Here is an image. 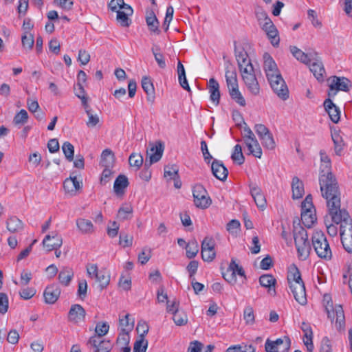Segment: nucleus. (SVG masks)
Listing matches in <instances>:
<instances>
[{
	"label": "nucleus",
	"instance_id": "1",
	"mask_svg": "<svg viewBox=\"0 0 352 352\" xmlns=\"http://www.w3.org/2000/svg\"><path fill=\"white\" fill-rule=\"evenodd\" d=\"M331 169V161L320 164L319 183L322 195L326 199L327 206L338 205L340 203L338 184Z\"/></svg>",
	"mask_w": 352,
	"mask_h": 352
},
{
	"label": "nucleus",
	"instance_id": "2",
	"mask_svg": "<svg viewBox=\"0 0 352 352\" xmlns=\"http://www.w3.org/2000/svg\"><path fill=\"white\" fill-rule=\"evenodd\" d=\"M341 204L327 206L333 222L340 224V234L344 249L352 253V219L345 209L340 208Z\"/></svg>",
	"mask_w": 352,
	"mask_h": 352
},
{
	"label": "nucleus",
	"instance_id": "3",
	"mask_svg": "<svg viewBox=\"0 0 352 352\" xmlns=\"http://www.w3.org/2000/svg\"><path fill=\"white\" fill-rule=\"evenodd\" d=\"M149 151H147V155L149 157V162L146 159L144 167L140 173V177L144 181L148 182L151 177V171L149 167L153 163L157 162L162 157L164 146L161 141L155 143H149Z\"/></svg>",
	"mask_w": 352,
	"mask_h": 352
},
{
	"label": "nucleus",
	"instance_id": "4",
	"mask_svg": "<svg viewBox=\"0 0 352 352\" xmlns=\"http://www.w3.org/2000/svg\"><path fill=\"white\" fill-rule=\"evenodd\" d=\"M312 246L318 257L330 260L332 252L324 234L321 231H316L311 236Z\"/></svg>",
	"mask_w": 352,
	"mask_h": 352
},
{
	"label": "nucleus",
	"instance_id": "5",
	"mask_svg": "<svg viewBox=\"0 0 352 352\" xmlns=\"http://www.w3.org/2000/svg\"><path fill=\"white\" fill-rule=\"evenodd\" d=\"M242 78L251 94L256 96L260 92V87L256 78L253 65H246L240 70Z\"/></svg>",
	"mask_w": 352,
	"mask_h": 352
},
{
	"label": "nucleus",
	"instance_id": "6",
	"mask_svg": "<svg viewBox=\"0 0 352 352\" xmlns=\"http://www.w3.org/2000/svg\"><path fill=\"white\" fill-rule=\"evenodd\" d=\"M324 300L327 301V305H325V310L327 314V316L332 321L333 320L336 315V327L338 329H342L345 325V318L343 309L342 306L337 305L335 307V310L333 308L332 302L330 303V298L328 296H324Z\"/></svg>",
	"mask_w": 352,
	"mask_h": 352
},
{
	"label": "nucleus",
	"instance_id": "7",
	"mask_svg": "<svg viewBox=\"0 0 352 352\" xmlns=\"http://www.w3.org/2000/svg\"><path fill=\"white\" fill-rule=\"evenodd\" d=\"M42 243L47 252L55 250L56 256L57 258L60 256L61 251L58 249L62 245L63 239L60 235L56 233L47 234L45 236Z\"/></svg>",
	"mask_w": 352,
	"mask_h": 352
},
{
	"label": "nucleus",
	"instance_id": "8",
	"mask_svg": "<svg viewBox=\"0 0 352 352\" xmlns=\"http://www.w3.org/2000/svg\"><path fill=\"white\" fill-rule=\"evenodd\" d=\"M193 197L195 205L199 208L204 209L209 207L211 199L207 197V191L202 185L197 184L193 188Z\"/></svg>",
	"mask_w": 352,
	"mask_h": 352
},
{
	"label": "nucleus",
	"instance_id": "9",
	"mask_svg": "<svg viewBox=\"0 0 352 352\" xmlns=\"http://www.w3.org/2000/svg\"><path fill=\"white\" fill-rule=\"evenodd\" d=\"M87 345L92 352H110L113 348L109 340L100 339L98 337H91Z\"/></svg>",
	"mask_w": 352,
	"mask_h": 352
},
{
	"label": "nucleus",
	"instance_id": "10",
	"mask_svg": "<svg viewBox=\"0 0 352 352\" xmlns=\"http://www.w3.org/2000/svg\"><path fill=\"white\" fill-rule=\"evenodd\" d=\"M351 87L350 80L346 78L334 76L329 85L328 96L334 97L338 91H348Z\"/></svg>",
	"mask_w": 352,
	"mask_h": 352
},
{
	"label": "nucleus",
	"instance_id": "11",
	"mask_svg": "<svg viewBox=\"0 0 352 352\" xmlns=\"http://www.w3.org/2000/svg\"><path fill=\"white\" fill-rule=\"evenodd\" d=\"M215 241L211 236H206L201 243V257L204 261L211 262L216 256Z\"/></svg>",
	"mask_w": 352,
	"mask_h": 352
},
{
	"label": "nucleus",
	"instance_id": "12",
	"mask_svg": "<svg viewBox=\"0 0 352 352\" xmlns=\"http://www.w3.org/2000/svg\"><path fill=\"white\" fill-rule=\"evenodd\" d=\"M269 82L272 89L279 98L284 100L288 98L289 90L281 75H278L277 78H272Z\"/></svg>",
	"mask_w": 352,
	"mask_h": 352
},
{
	"label": "nucleus",
	"instance_id": "13",
	"mask_svg": "<svg viewBox=\"0 0 352 352\" xmlns=\"http://www.w3.org/2000/svg\"><path fill=\"white\" fill-rule=\"evenodd\" d=\"M308 64H309V69L313 73L315 78L319 82H322L324 80L325 70L321 60L318 57L316 54H315V57L313 56L311 58V63Z\"/></svg>",
	"mask_w": 352,
	"mask_h": 352
},
{
	"label": "nucleus",
	"instance_id": "14",
	"mask_svg": "<svg viewBox=\"0 0 352 352\" xmlns=\"http://www.w3.org/2000/svg\"><path fill=\"white\" fill-rule=\"evenodd\" d=\"M289 288L294 295L295 300L299 304L302 305L307 304V300L304 282L294 283L293 285H289Z\"/></svg>",
	"mask_w": 352,
	"mask_h": 352
},
{
	"label": "nucleus",
	"instance_id": "15",
	"mask_svg": "<svg viewBox=\"0 0 352 352\" xmlns=\"http://www.w3.org/2000/svg\"><path fill=\"white\" fill-rule=\"evenodd\" d=\"M263 29L266 32L272 45L274 47L278 46L280 41L278 30L270 19H265Z\"/></svg>",
	"mask_w": 352,
	"mask_h": 352
},
{
	"label": "nucleus",
	"instance_id": "16",
	"mask_svg": "<svg viewBox=\"0 0 352 352\" xmlns=\"http://www.w3.org/2000/svg\"><path fill=\"white\" fill-rule=\"evenodd\" d=\"M250 194L254 200V202L258 208L263 210L266 206V199L262 192L261 188L254 183L249 184Z\"/></svg>",
	"mask_w": 352,
	"mask_h": 352
},
{
	"label": "nucleus",
	"instance_id": "17",
	"mask_svg": "<svg viewBox=\"0 0 352 352\" xmlns=\"http://www.w3.org/2000/svg\"><path fill=\"white\" fill-rule=\"evenodd\" d=\"M211 170L213 175L221 181L226 180L228 170L223 162L218 160H214L211 164Z\"/></svg>",
	"mask_w": 352,
	"mask_h": 352
},
{
	"label": "nucleus",
	"instance_id": "18",
	"mask_svg": "<svg viewBox=\"0 0 352 352\" xmlns=\"http://www.w3.org/2000/svg\"><path fill=\"white\" fill-rule=\"evenodd\" d=\"M85 314V310L81 305L78 304L73 305L68 313V320L72 322L78 323L84 320Z\"/></svg>",
	"mask_w": 352,
	"mask_h": 352
},
{
	"label": "nucleus",
	"instance_id": "19",
	"mask_svg": "<svg viewBox=\"0 0 352 352\" xmlns=\"http://www.w3.org/2000/svg\"><path fill=\"white\" fill-rule=\"evenodd\" d=\"M60 294V289L57 285L47 287L44 291L43 296L47 304H54L57 301Z\"/></svg>",
	"mask_w": 352,
	"mask_h": 352
},
{
	"label": "nucleus",
	"instance_id": "20",
	"mask_svg": "<svg viewBox=\"0 0 352 352\" xmlns=\"http://www.w3.org/2000/svg\"><path fill=\"white\" fill-rule=\"evenodd\" d=\"M324 107L331 120L334 123H338L340 119V111L339 108L336 107L329 98L324 100Z\"/></svg>",
	"mask_w": 352,
	"mask_h": 352
},
{
	"label": "nucleus",
	"instance_id": "21",
	"mask_svg": "<svg viewBox=\"0 0 352 352\" xmlns=\"http://www.w3.org/2000/svg\"><path fill=\"white\" fill-rule=\"evenodd\" d=\"M122 10H120L116 12L117 21L122 27H129L130 25V24L131 23V21L129 18V16L133 14V9L129 5V6H126V7H124V8Z\"/></svg>",
	"mask_w": 352,
	"mask_h": 352
},
{
	"label": "nucleus",
	"instance_id": "22",
	"mask_svg": "<svg viewBox=\"0 0 352 352\" xmlns=\"http://www.w3.org/2000/svg\"><path fill=\"white\" fill-rule=\"evenodd\" d=\"M260 285L268 289V292L271 295L276 294L275 285L276 283V278L272 274H263L259 278Z\"/></svg>",
	"mask_w": 352,
	"mask_h": 352
},
{
	"label": "nucleus",
	"instance_id": "23",
	"mask_svg": "<svg viewBox=\"0 0 352 352\" xmlns=\"http://www.w3.org/2000/svg\"><path fill=\"white\" fill-rule=\"evenodd\" d=\"M142 87L147 95V100L153 102L155 100V89L152 80L148 76H144L142 79Z\"/></svg>",
	"mask_w": 352,
	"mask_h": 352
},
{
	"label": "nucleus",
	"instance_id": "24",
	"mask_svg": "<svg viewBox=\"0 0 352 352\" xmlns=\"http://www.w3.org/2000/svg\"><path fill=\"white\" fill-rule=\"evenodd\" d=\"M208 89L210 94V100L216 104H218L220 100L219 82L214 78H210L208 82Z\"/></svg>",
	"mask_w": 352,
	"mask_h": 352
},
{
	"label": "nucleus",
	"instance_id": "25",
	"mask_svg": "<svg viewBox=\"0 0 352 352\" xmlns=\"http://www.w3.org/2000/svg\"><path fill=\"white\" fill-rule=\"evenodd\" d=\"M292 190L294 199L301 198L305 193L304 184L298 177H294L292 179Z\"/></svg>",
	"mask_w": 352,
	"mask_h": 352
},
{
	"label": "nucleus",
	"instance_id": "26",
	"mask_svg": "<svg viewBox=\"0 0 352 352\" xmlns=\"http://www.w3.org/2000/svg\"><path fill=\"white\" fill-rule=\"evenodd\" d=\"M245 144L248 147L249 151V154L254 155L257 158H261L262 155V149L256 140V138L254 139H247L244 142Z\"/></svg>",
	"mask_w": 352,
	"mask_h": 352
},
{
	"label": "nucleus",
	"instance_id": "27",
	"mask_svg": "<svg viewBox=\"0 0 352 352\" xmlns=\"http://www.w3.org/2000/svg\"><path fill=\"white\" fill-rule=\"evenodd\" d=\"M234 52L239 70L246 67V65H252L248 59V53L243 49L238 50L235 46Z\"/></svg>",
	"mask_w": 352,
	"mask_h": 352
},
{
	"label": "nucleus",
	"instance_id": "28",
	"mask_svg": "<svg viewBox=\"0 0 352 352\" xmlns=\"http://www.w3.org/2000/svg\"><path fill=\"white\" fill-rule=\"evenodd\" d=\"M129 186L127 177L124 175H120L115 180L113 190L116 195H122L124 189Z\"/></svg>",
	"mask_w": 352,
	"mask_h": 352
},
{
	"label": "nucleus",
	"instance_id": "29",
	"mask_svg": "<svg viewBox=\"0 0 352 352\" xmlns=\"http://www.w3.org/2000/svg\"><path fill=\"white\" fill-rule=\"evenodd\" d=\"M177 72L178 74V80L180 86L184 89L190 92V88L186 79L185 69L180 60H179L177 63Z\"/></svg>",
	"mask_w": 352,
	"mask_h": 352
},
{
	"label": "nucleus",
	"instance_id": "30",
	"mask_svg": "<svg viewBox=\"0 0 352 352\" xmlns=\"http://www.w3.org/2000/svg\"><path fill=\"white\" fill-rule=\"evenodd\" d=\"M114 155L110 149H105L101 154L100 165L104 168H113Z\"/></svg>",
	"mask_w": 352,
	"mask_h": 352
},
{
	"label": "nucleus",
	"instance_id": "31",
	"mask_svg": "<svg viewBox=\"0 0 352 352\" xmlns=\"http://www.w3.org/2000/svg\"><path fill=\"white\" fill-rule=\"evenodd\" d=\"M6 227L10 232L14 233L22 230L23 223L16 217H11L6 221Z\"/></svg>",
	"mask_w": 352,
	"mask_h": 352
},
{
	"label": "nucleus",
	"instance_id": "32",
	"mask_svg": "<svg viewBox=\"0 0 352 352\" xmlns=\"http://www.w3.org/2000/svg\"><path fill=\"white\" fill-rule=\"evenodd\" d=\"M290 51L293 56L299 61L308 64L309 63H311V59L313 57L312 54H307L303 52L301 50L298 49V47L294 46L291 47Z\"/></svg>",
	"mask_w": 352,
	"mask_h": 352
},
{
	"label": "nucleus",
	"instance_id": "33",
	"mask_svg": "<svg viewBox=\"0 0 352 352\" xmlns=\"http://www.w3.org/2000/svg\"><path fill=\"white\" fill-rule=\"evenodd\" d=\"M76 226L83 234L91 233L94 232V226L91 221L82 218L76 220Z\"/></svg>",
	"mask_w": 352,
	"mask_h": 352
},
{
	"label": "nucleus",
	"instance_id": "34",
	"mask_svg": "<svg viewBox=\"0 0 352 352\" xmlns=\"http://www.w3.org/2000/svg\"><path fill=\"white\" fill-rule=\"evenodd\" d=\"M294 238L296 245L305 242L308 240V235L306 230L301 226L295 228L294 230Z\"/></svg>",
	"mask_w": 352,
	"mask_h": 352
},
{
	"label": "nucleus",
	"instance_id": "35",
	"mask_svg": "<svg viewBox=\"0 0 352 352\" xmlns=\"http://www.w3.org/2000/svg\"><path fill=\"white\" fill-rule=\"evenodd\" d=\"M229 94L231 98L234 100L240 106L244 107L246 104L245 100L239 90L238 87H232L228 88Z\"/></svg>",
	"mask_w": 352,
	"mask_h": 352
},
{
	"label": "nucleus",
	"instance_id": "36",
	"mask_svg": "<svg viewBox=\"0 0 352 352\" xmlns=\"http://www.w3.org/2000/svg\"><path fill=\"white\" fill-rule=\"evenodd\" d=\"M301 220L307 228H310L316 221V215L311 210H301Z\"/></svg>",
	"mask_w": 352,
	"mask_h": 352
},
{
	"label": "nucleus",
	"instance_id": "37",
	"mask_svg": "<svg viewBox=\"0 0 352 352\" xmlns=\"http://www.w3.org/2000/svg\"><path fill=\"white\" fill-rule=\"evenodd\" d=\"M298 256L302 260H305L309 255L311 251V245L309 241H306L305 242L301 243V244H298L296 245Z\"/></svg>",
	"mask_w": 352,
	"mask_h": 352
},
{
	"label": "nucleus",
	"instance_id": "38",
	"mask_svg": "<svg viewBox=\"0 0 352 352\" xmlns=\"http://www.w3.org/2000/svg\"><path fill=\"white\" fill-rule=\"evenodd\" d=\"M287 280L289 285H293L294 283L303 282L301 278L300 272L296 266H294L289 269L287 274Z\"/></svg>",
	"mask_w": 352,
	"mask_h": 352
},
{
	"label": "nucleus",
	"instance_id": "39",
	"mask_svg": "<svg viewBox=\"0 0 352 352\" xmlns=\"http://www.w3.org/2000/svg\"><path fill=\"white\" fill-rule=\"evenodd\" d=\"M63 187L66 191L73 192L79 190L81 186L76 177H71L65 180Z\"/></svg>",
	"mask_w": 352,
	"mask_h": 352
},
{
	"label": "nucleus",
	"instance_id": "40",
	"mask_svg": "<svg viewBox=\"0 0 352 352\" xmlns=\"http://www.w3.org/2000/svg\"><path fill=\"white\" fill-rule=\"evenodd\" d=\"M225 76L228 88L238 87L236 72L234 69L230 70L227 67Z\"/></svg>",
	"mask_w": 352,
	"mask_h": 352
},
{
	"label": "nucleus",
	"instance_id": "41",
	"mask_svg": "<svg viewBox=\"0 0 352 352\" xmlns=\"http://www.w3.org/2000/svg\"><path fill=\"white\" fill-rule=\"evenodd\" d=\"M73 272L69 268H63L58 274V280L63 285H68L73 277Z\"/></svg>",
	"mask_w": 352,
	"mask_h": 352
},
{
	"label": "nucleus",
	"instance_id": "42",
	"mask_svg": "<svg viewBox=\"0 0 352 352\" xmlns=\"http://www.w3.org/2000/svg\"><path fill=\"white\" fill-rule=\"evenodd\" d=\"M232 160L236 162L239 165H241L245 162V157L242 152V147L240 144H236L234 147L233 152L231 155Z\"/></svg>",
	"mask_w": 352,
	"mask_h": 352
},
{
	"label": "nucleus",
	"instance_id": "43",
	"mask_svg": "<svg viewBox=\"0 0 352 352\" xmlns=\"http://www.w3.org/2000/svg\"><path fill=\"white\" fill-rule=\"evenodd\" d=\"M146 24L148 27V29L151 32L160 34V31L159 30V22L153 13H151L149 16H148L146 19Z\"/></svg>",
	"mask_w": 352,
	"mask_h": 352
},
{
	"label": "nucleus",
	"instance_id": "44",
	"mask_svg": "<svg viewBox=\"0 0 352 352\" xmlns=\"http://www.w3.org/2000/svg\"><path fill=\"white\" fill-rule=\"evenodd\" d=\"M186 256L188 258H194L199 252V245L196 240L193 239L186 245Z\"/></svg>",
	"mask_w": 352,
	"mask_h": 352
},
{
	"label": "nucleus",
	"instance_id": "45",
	"mask_svg": "<svg viewBox=\"0 0 352 352\" xmlns=\"http://www.w3.org/2000/svg\"><path fill=\"white\" fill-rule=\"evenodd\" d=\"M332 140L334 144L335 153L338 155H341L343 151V140L338 133H334L331 135Z\"/></svg>",
	"mask_w": 352,
	"mask_h": 352
},
{
	"label": "nucleus",
	"instance_id": "46",
	"mask_svg": "<svg viewBox=\"0 0 352 352\" xmlns=\"http://www.w3.org/2000/svg\"><path fill=\"white\" fill-rule=\"evenodd\" d=\"M173 320L177 326L185 325L188 322V317L185 312L178 310L173 314Z\"/></svg>",
	"mask_w": 352,
	"mask_h": 352
},
{
	"label": "nucleus",
	"instance_id": "47",
	"mask_svg": "<svg viewBox=\"0 0 352 352\" xmlns=\"http://www.w3.org/2000/svg\"><path fill=\"white\" fill-rule=\"evenodd\" d=\"M109 329V325L107 322H98L96 324L95 332L96 335L92 337H98L100 339H103L102 337L105 336Z\"/></svg>",
	"mask_w": 352,
	"mask_h": 352
},
{
	"label": "nucleus",
	"instance_id": "48",
	"mask_svg": "<svg viewBox=\"0 0 352 352\" xmlns=\"http://www.w3.org/2000/svg\"><path fill=\"white\" fill-rule=\"evenodd\" d=\"M151 51L158 66L162 69L165 68L166 66V62L164 60V55L160 52V47L158 46H154L153 47H152Z\"/></svg>",
	"mask_w": 352,
	"mask_h": 352
},
{
	"label": "nucleus",
	"instance_id": "49",
	"mask_svg": "<svg viewBox=\"0 0 352 352\" xmlns=\"http://www.w3.org/2000/svg\"><path fill=\"white\" fill-rule=\"evenodd\" d=\"M133 208L130 205H126L120 208L118 212V218L120 220H126L131 217Z\"/></svg>",
	"mask_w": 352,
	"mask_h": 352
},
{
	"label": "nucleus",
	"instance_id": "50",
	"mask_svg": "<svg viewBox=\"0 0 352 352\" xmlns=\"http://www.w3.org/2000/svg\"><path fill=\"white\" fill-rule=\"evenodd\" d=\"M63 152L69 162L74 160V147L69 142H65L62 145Z\"/></svg>",
	"mask_w": 352,
	"mask_h": 352
},
{
	"label": "nucleus",
	"instance_id": "51",
	"mask_svg": "<svg viewBox=\"0 0 352 352\" xmlns=\"http://www.w3.org/2000/svg\"><path fill=\"white\" fill-rule=\"evenodd\" d=\"M96 280L99 283L101 289L106 287L110 281V275L104 270H100Z\"/></svg>",
	"mask_w": 352,
	"mask_h": 352
},
{
	"label": "nucleus",
	"instance_id": "52",
	"mask_svg": "<svg viewBox=\"0 0 352 352\" xmlns=\"http://www.w3.org/2000/svg\"><path fill=\"white\" fill-rule=\"evenodd\" d=\"M148 347V341L145 338L139 336L134 343L133 352H146Z\"/></svg>",
	"mask_w": 352,
	"mask_h": 352
},
{
	"label": "nucleus",
	"instance_id": "53",
	"mask_svg": "<svg viewBox=\"0 0 352 352\" xmlns=\"http://www.w3.org/2000/svg\"><path fill=\"white\" fill-rule=\"evenodd\" d=\"M164 177L168 180L179 178L177 167L175 165L166 166L164 167Z\"/></svg>",
	"mask_w": 352,
	"mask_h": 352
},
{
	"label": "nucleus",
	"instance_id": "54",
	"mask_svg": "<svg viewBox=\"0 0 352 352\" xmlns=\"http://www.w3.org/2000/svg\"><path fill=\"white\" fill-rule=\"evenodd\" d=\"M129 163L131 166L139 169L143 164V157L140 154L131 153L129 158Z\"/></svg>",
	"mask_w": 352,
	"mask_h": 352
},
{
	"label": "nucleus",
	"instance_id": "55",
	"mask_svg": "<svg viewBox=\"0 0 352 352\" xmlns=\"http://www.w3.org/2000/svg\"><path fill=\"white\" fill-rule=\"evenodd\" d=\"M129 331H126V329H121L119 336L117 338L116 343L120 346L129 345L130 341Z\"/></svg>",
	"mask_w": 352,
	"mask_h": 352
},
{
	"label": "nucleus",
	"instance_id": "56",
	"mask_svg": "<svg viewBox=\"0 0 352 352\" xmlns=\"http://www.w3.org/2000/svg\"><path fill=\"white\" fill-rule=\"evenodd\" d=\"M274 344L278 347L283 345V349L280 352H288L291 347V340L288 336L280 338L274 341Z\"/></svg>",
	"mask_w": 352,
	"mask_h": 352
},
{
	"label": "nucleus",
	"instance_id": "57",
	"mask_svg": "<svg viewBox=\"0 0 352 352\" xmlns=\"http://www.w3.org/2000/svg\"><path fill=\"white\" fill-rule=\"evenodd\" d=\"M263 69L265 71L278 69L276 63L268 53L263 54Z\"/></svg>",
	"mask_w": 352,
	"mask_h": 352
},
{
	"label": "nucleus",
	"instance_id": "58",
	"mask_svg": "<svg viewBox=\"0 0 352 352\" xmlns=\"http://www.w3.org/2000/svg\"><path fill=\"white\" fill-rule=\"evenodd\" d=\"M21 42L24 48L31 50L34 43V36L30 33L23 34L21 37Z\"/></svg>",
	"mask_w": 352,
	"mask_h": 352
},
{
	"label": "nucleus",
	"instance_id": "59",
	"mask_svg": "<svg viewBox=\"0 0 352 352\" xmlns=\"http://www.w3.org/2000/svg\"><path fill=\"white\" fill-rule=\"evenodd\" d=\"M28 119V112L24 109H21L14 116V118L13 119V122L15 125L24 124L25 122H27Z\"/></svg>",
	"mask_w": 352,
	"mask_h": 352
},
{
	"label": "nucleus",
	"instance_id": "60",
	"mask_svg": "<svg viewBox=\"0 0 352 352\" xmlns=\"http://www.w3.org/2000/svg\"><path fill=\"white\" fill-rule=\"evenodd\" d=\"M243 318L247 324H252L254 322V314L253 308L251 306H247L243 311Z\"/></svg>",
	"mask_w": 352,
	"mask_h": 352
},
{
	"label": "nucleus",
	"instance_id": "61",
	"mask_svg": "<svg viewBox=\"0 0 352 352\" xmlns=\"http://www.w3.org/2000/svg\"><path fill=\"white\" fill-rule=\"evenodd\" d=\"M228 269L231 271V272H234V275L235 276L236 274H238L240 276L245 277V271L243 270V267L239 265L234 258L231 260Z\"/></svg>",
	"mask_w": 352,
	"mask_h": 352
},
{
	"label": "nucleus",
	"instance_id": "62",
	"mask_svg": "<svg viewBox=\"0 0 352 352\" xmlns=\"http://www.w3.org/2000/svg\"><path fill=\"white\" fill-rule=\"evenodd\" d=\"M263 145L268 149H273L275 147V142L272 133L270 132L260 138Z\"/></svg>",
	"mask_w": 352,
	"mask_h": 352
},
{
	"label": "nucleus",
	"instance_id": "63",
	"mask_svg": "<svg viewBox=\"0 0 352 352\" xmlns=\"http://www.w3.org/2000/svg\"><path fill=\"white\" fill-rule=\"evenodd\" d=\"M109 8L112 12H118L122 10L124 7L129 6L126 4L124 0H111L109 3Z\"/></svg>",
	"mask_w": 352,
	"mask_h": 352
},
{
	"label": "nucleus",
	"instance_id": "64",
	"mask_svg": "<svg viewBox=\"0 0 352 352\" xmlns=\"http://www.w3.org/2000/svg\"><path fill=\"white\" fill-rule=\"evenodd\" d=\"M308 19L311 21V24L318 28H320L322 27L321 21L318 19L317 14L314 10L309 9L307 11Z\"/></svg>",
	"mask_w": 352,
	"mask_h": 352
}]
</instances>
